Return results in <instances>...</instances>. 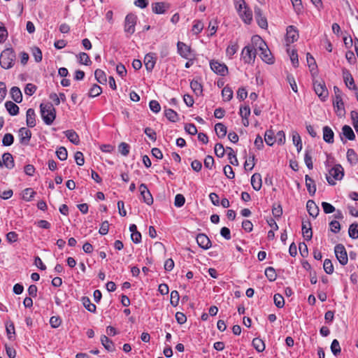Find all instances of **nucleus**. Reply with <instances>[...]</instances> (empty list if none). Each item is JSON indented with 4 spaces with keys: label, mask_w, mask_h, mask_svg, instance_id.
I'll use <instances>...</instances> for the list:
<instances>
[{
    "label": "nucleus",
    "mask_w": 358,
    "mask_h": 358,
    "mask_svg": "<svg viewBox=\"0 0 358 358\" xmlns=\"http://www.w3.org/2000/svg\"><path fill=\"white\" fill-rule=\"evenodd\" d=\"M252 41L261 52L260 57L262 60L267 64H273L274 61L272 54L262 38L259 36H254L252 37Z\"/></svg>",
    "instance_id": "obj_1"
},
{
    "label": "nucleus",
    "mask_w": 358,
    "mask_h": 358,
    "mask_svg": "<svg viewBox=\"0 0 358 358\" xmlns=\"http://www.w3.org/2000/svg\"><path fill=\"white\" fill-rule=\"evenodd\" d=\"M41 115L43 120L47 125L52 124L56 117V110L50 103L40 105Z\"/></svg>",
    "instance_id": "obj_2"
},
{
    "label": "nucleus",
    "mask_w": 358,
    "mask_h": 358,
    "mask_svg": "<svg viewBox=\"0 0 358 358\" xmlns=\"http://www.w3.org/2000/svg\"><path fill=\"white\" fill-rule=\"evenodd\" d=\"M15 53L13 48L5 49L0 55V65L5 69L12 68L15 64Z\"/></svg>",
    "instance_id": "obj_3"
},
{
    "label": "nucleus",
    "mask_w": 358,
    "mask_h": 358,
    "mask_svg": "<svg viewBox=\"0 0 358 358\" xmlns=\"http://www.w3.org/2000/svg\"><path fill=\"white\" fill-rule=\"evenodd\" d=\"M258 48L252 42L242 50L241 59L246 64H253L257 55V50Z\"/></svg>",
    "instance_id": "obj_4"
},
{
    "label": "nucleus",
    "mask_w": 358,
    "mask_h": 358,
    "mask_svg": "<svg viewBox=\"0 0 358 358\" xmlns=\"http://www.w3.org/2000/svg\"><path fill=\"white\" fill-rule=\"evenodd\" d=\"M344 169L341 164H336L329 171L327 180L329 185H334L336 180H340L343 178Z\"/></svg>",
    "instance_id": "obj_5"
},
{
    "label": "nucleus",
    "mask_w": 358,
    "mask_h": 358,
    "mask_svg": "<svg viewBox=\"0 0 358 358\" xmlns=\"http://www.w3.org/2000/svg\"><path fill=\"white\" fill-rule=\"evenodd\" d=\"M313 87L315 93L317 94L320 99L324 101L329 94L325 83L322 81L315 80L313 82Z\"/></svg>",
    "instance_id": "obj_6"
},
{
    "label": "nucleus",
    "mask_w": 358,
    "mask_h": 358,
    "mask_svg": "<svg viewBox=\"0 0 358 358\" xmlns=\"http://www.w3.org/2000/svg\"><path fill=\"white\" fill-rule=\"evenodd\" d=\"M136 21L137 17L134 14H128L124 20V31L129 35L133 34L135 31Z\"/></svg>",
    "instance_id": "obj_7"
},
{
    "label": "nucleus",
    "mask_w": 358,
    "mask_h": 358,
    "mask_svg": "<svg viewBox=\"0 0 358 358\" xmlns=\"http://www.w3.org/2000/svg\"><path fill=\"white\" fill-rule=\"evenodd\" d=\"M334 252L339 263L345 266L348 264V254L343 245L338 244L334 248Z\"/></svg>",
    "instance_id": "obj_8"
},
{
    "label": "nucleus",
    "mask_w": 358,
    "mask_h": 358,
    "mask_svg": "<svg viewBox=\"0 0 358 358\" xmlns=\"http://www.w3.org/2000/svg\"><path fill=\"white\" fill-rule=\"evenodd\" d=\"M238 11L244 22L246 24H250L252 20V13L248 8L246 7L244 1H243V3L239 4L238 7Z\"/></svg>",
    "instance_id": "obj_9"
},
{
    "label": "nucleus",
    "mask_w": 358,
    "mask_h": 358,
    "mask_svg": "<svg viewBox=\"0 0 358 358\" xmlns=\"http://www.w3.org/2000/svg\"><path fill=\"white\" fill-rule=\"evenodd\" d=\"M210 66L213 71L220 76H225L228 71L227 66L224 63L218 61L212 60L210 62Z\"/></svg>",
    "instance_id": "obj_10"
},
{
    "label": "nucleus",
    "mask_w": 358,
    "mask_h": 358,
    "mask_svg": "<svg viewBox=\"0 0 358 358\" xmlns=\"http://www.w3.org/2000/svg\"><path fill=\"white\" fill-rule=\"evenodd\" d=\"M139 191L143 202L149 206L152 205L153 203V198L147 185L144 183L141 184Z\"/></svg>",
    "instance_id": "obj_11"
},
{
    "label": "nucleus",
    "mask_w": 358,
    "mask_h": 358,
    "mask_svg": "<svg viewBox=\"0 0 358 358\" xmlns=\"http://www.w3.org/2000/svg\"><path fill=\"white\" fill-rule=\"evenodd\" d=\"M333 105L336 115L340 117H343L345 114V110L342 97L334 98Z\"/></svg>",
    "instance_id": "obj_12"
},
{
    "label": "nucleus",
    "mask_w": 358,
    "mask_h": 358,
    "mask_svg": "<svg viewBox=\"0 0 358 358\" xmlns=\"http://www.w3.org/2000/svg\"><path fill=\"white\" fill-rule=\"evenodd\" d=\"M299 38V33L296 28L294 26H288L287 27V34H286V43L287 45H289L290 43H292L296 41Z\"/></svg>",
    "instance_id": "obj_13"
},
{
    "label": "nucleus",
    "mask_w": 358,
    "mask_h": 358,
    "mask_svg": "<svg viewBox=\"0 0 358 358\" xmlns=\"http://www.w3.org/2000/svg\"><path fill=\"white\" fill-rule=\"evenodd\" d=\"M20 143L24 145H27L29 143L31 132L29 129L25 127H22L18 131Z\"/></svg>",
    "instance_id": "obj_14"
},
{
    "label": "nucleus",
    "mask_w": 358,
    "mask_h": 358,
    "mask_svg": "<svg viewBox=\"0 0 358 358\" xmlns=\"http://www.w3.org/2000/svg\"><path fill=\"white\" fill-rule=\"evenodd\" d=\"M255 17L257 22V24L261 28L266 29L268 23L266 18L263 15L262 10L260 8L256 6L255 8Z\"/></svg>",
    "instance_id": "obj_15"
},
{
    "label": "nucleus",
    "mask_w": 358,
    "mask_h": 358,
    "mask_svg": "<svg viewBox=\"0 0 358 358\" xmlns=\"http://www.w3.org/2000/svg\"><path fill=\"white\" fill-rule=\"evenodd\" d=\"M157 59L155 54L152 52L148 53L144 57V64L148 71L151 72L155 67Z\"/></svg>",
    "instance_id": "obj_16"
},
{
    "label": "nucleus",
    "mask_w": 358,
    "mask_h": 358,
    "mask_svg": "<svg viewBox=\"0 0 358 358\" xmlns=\"http://www.w3.org/2000/svg\"><path fill=\"white\" fill-rule=\"evenodd\" d=\"M169 8L170 4L166 2H156L152 3V10L155 14H164Z\"/></svg>",
    "instance_id": "obj_17"
},
{
    "label": "nucleus",
    "mask_w": 358,
    "mask_h": 358,
    "mask_svg": "<svg viewBox=\"0 0 358 358\" xmlns=\"http://www.w3.org/2000/svg\"><path fill=\"white\" fill-rule=\"evenodd\" d=\"M178 52L180 55L185 59H189L191 56V48L183 42H178L177 43Z\"/></svg>",
    "instance_id": "obj_18"
},
{
    "label": "nucleus",
    "mask_w": 358,
    "mask_h": 358,
    "mask_svg": "<svg viewBox=\"0 0 358 358\" xmlns=\"http://www.w3.org/2000/svg\"><path fill=\"white\" fill-rule=\"evenodd\" d=\"M196 242L199 246L204 250H207L211 247L210 240L204 234H199L197 235Z\"/></svg>",
    "instance_id": "obj_19"
},
{
    "label": "nucleus",
    "mask_w": 358,
    "mask_h": 358,
    "mask_svg": "<svg viewBox=\"0 0 358 358\" xmlns=\"http://www.w3.org/2000/svg\"><path fill=\"white\" fill-rule=\"evenodd\" d=\"M343 76L344 82H345L346 86L349 89L357 90V87L355 84L354 79L348 70H346V69L343 70Z\"/></svg>",
    "instance_id": "obj_20"
},
{
    "label": "nucleus",
    "mask_w": 358,
    "mask_h": 358,
    "mask_svg": "<svg viewBox=\"0 0 358 358\" xmlns=\"http://www.w3.org/2000/svg\"><path fill=\"white\" fill-rule=\"evenodd\" d=\"M302 235L305 240L310 241L313 236L311 224L309 221L302 222Z\"/></svg>",
    "instance_id": "obj_21"
},
{
    "label": "nucleus",
    "mask_w": 358,
    "mask_h": 358,
    "mask_svg": "<svg viewBox=\"0 0 358 358\" xmlns=\"http://www.w3.org/2000/svg\"><path fill=\"white\" fill-rule=\"evenodd\" d=\"M307 210L310 216L315 218L319 214V208L314 201L308 200L306 203Z\"/></svg>",
    "instance_id": "obj_22"
},
{
    "label": "nucleus",
    "mask_w": 358,
    "mask_h": 358,
    "mask_svg": "<svg viewBox=\"0 0 358 358\" xmlns=\"http://www.w3.org/2000/svg\"><path fill=\"white\" fill-rule=\"evenodd\" d=\"M36 114L33 108H29L26 114V122L28 127H34L36 126Z\"/></svg>",
    "instance_id": "obj_23"
},
{
    "label": "nucleus",
    "mask_w": 358,
    "mask_h": 358,
    "mask_svg": "<svg viewBox=\"0 0 358 358\" xmlns=\"http://www.w3.org/2000/svg\"><path fill=\"white\" fill-rule=\"evenodd\" d=\"M2 163L7 169H11L14 167L15 163L13 157L9 152H6L2 155Z\"/></svg>",
    "instance_id": "obj_24"
},
{
    "label": "nucleus",
    "mask_w": 358,
    "mask_h": 358,
    "mask_svg": "<svg viewBox=\"0 0 358 358\" xmlns=\"http://www.w3.org/2000/svg\"><path fill=\"white\" fill-rule=\"evenodd\" d=\"M334 136V131L329 127L325 126L323 127V139L325 142L328 143H333Z\"/></svg>",
    "instance_id": "obj_25"
},
{
    "label": "nucleus",
    "mask_w": 358,
    "mask_h": 358,
    "mask_svg": "<svg viewBox=\"0 0 358 358\" xmlns=\"http://www.w3.org/2000/svg\"><path fill=\"white\" fill-rule=\"evenodd\" d=\"M305 180H306V186L307 187V190L308 193L313 196L315 194L316 192V185L315 181L308 176H305Z\"/></svg>",
    "instance_id": "obj_26"
},
{
    "label": "nucleus",
    "mask_w": 358,
    "mask_h": 358,
    "mask_svg": "<svg viewBox=\"0 0 358 358\" xmlns=\"http://www.w3.org/2000/svg\"><path fill=\"white\" fill-rule=\"evenodd\" d=\"M101 342L105 349L108 352H113L115 350L114 343L106 336H101Z\"/></svg>",
    "instance_id": "obj_27"
},
{
    "label": "nucleus",
    "mask_w": 358,
    "mask_h": 358,
    "mask_svg": "<svg viewBox=\"0 0 358 358\" xmlns=\"http://www.w3.org/2000/svg\"><path fill=\"white\" fill-rule=\"evenodd\" d=\"M251 185L254 189L258 191L262 187V176L259 173H255L251 177Z\"/></svg>",
    "instance_id": "obj_28"
},
{
    "label": "nucleus",
    "mask_w": 358,
    "mask_h": 358,
    "mask_svg": "<svg viewBox=\"0 0 358 358\" xmlns=\"http://www.w3.org/2000/svg\"><path fill=\"white\" fill-rule=\"evenodd\" d=\"M65 136L73 144L78 145L80 143V138L78 134L73 130H66L64 131Z\"/></svg>",
    "instance_id": "obj_29"
},
{
    "label": "nucleus",
    "mask_w": 358,
    "mask_h": 358,
    "mask_svg": "<svg viewBox=\"0 0 358 358\" xmlns=\"http://www.w3.org/2000/svg\"><path fill=\"white\" fill-rule=\"evenodd\" d=\"M5 107L10 115H17L19 113V107L13 101H6Z\"/></svg>",
    "instance_id": "obj_30"
},
{
    "label": "nucleus",
    "mask_w": 358,
    "mask_h": 358,
    "mask_svg": "<svg viewBox=\"0 0 358 358\" xmlns=\"http://www.w3.org/2000/svg\"><path fill=\"white\" fill-rule=\"evenodd\" d=\"M10 95L12 99L16 103H20L22 101V94L19 87H13L10 89Z\"/></svg>",
    "instance_id": "obj_31"
},
{
    "label": "nucleus",
    "mask_w": 358,
    "mask_h": 358,
    "mask_svg": "<svg viewBox=\"0 0 358 358\" xmlns=\"http://www.w3.org/2000/svg\"><path fill=\"white\" fill-rule=\"evenodd\" d=\"M81 301L84 307L91 313H95L96 307L94 303H91L90 299L87 296L82 297Z\"/></svg>",
    "instance_id": "obj_32"
},
{
    "label": "nucleus",
    "mask_w": 358,
    "mask_h": 358,
    "mask_svg": "<svg viewBox=\"0 0 358 358\" xmlns=\"http://www.w3.org/2000/svg\"><path fill=\"white\" fill-rule=\"evenodd\" d=\"M190 87L196 95H200L202 94L203 87L201 83L197 80H192L190 83Z\"/></svg>",
    "instance_id": "obj_33"
},
{
    "label": "nucleus",
    "mask_w": 358,
    "mask_h": 358,
    "mask_svg": "<svg viewBox=\"0 0 358 358\" xmlns=\"http://www.w3.org/2000/svg\"><path fill=\"white\" fill-rule=\"evenodd\" d=\"M215 131L219 138H224L227 134V127L222 123H217Z\"/></svg>",
    "instance_id": "obj_34"
},
{
    "label": "nucleus",
    "mask_w": 358,
    "mask_h": 358,
    "mask_svg": "<svg viewBox=\"0 0 358 358\" xmlns=\"http://www.w3.org/2000/svg\"><path fill=\"white\" fill-rule=\"evenodd\" d=\"M343 134L350 141L355 138V135L352 128L348 125H344L342 128Z\"/></svg>",
    "instance_id": "obj_35"
},
{
    "label": "nucleus",
    "mask_w": 358,
    "mask_h": 358,
    "mask_svg": "<svg viewBox=\"0 0 358 358\" xmlns=\"http://www.w3.org/2000/svg\"><path fill=\"white\" fill-rule=\"evenodd\" d=\"M348 161L352 165H355L358 162V156L353 149H348L347 151Z\"/></svg>",
    "instance_id": "obj_36"
},
{
    "label": "nucleus",
    "mask_w": 358,
    "mask_h": 358,
    "mask_svg": "<svg viewBox=\"0 0 358 358\" xmlns=\"http://www.w3.org/2000/svg\"><path fill=\"white\" fill-rule=\"evenodd\" d=\"M94 76L98 83L106 84L107 82L106 75L105 72L101 69H96L94 71Z\"/></svg>",
    "instance_id": "obj_37"
},
{
    "label": "nucleus",
    "mask_w": 358,
    "mask_h": 358,
    "mask_svg": "<svg viewBox=\"0 0 358 358\" xmlns=\"http://www.w3.org/2000/svg\"><path fill=\"white\" fill-rule=\"evenodd\" d=\"M77 58L78 59V62L80 64H84L86 66H89L92 64V61L89 55L85 52H80L77 55Z\"/></svg>",
    "instance_id": "obj_38"
},
{
    "label": "nucleus",
    "mask_w": 358,
    "mask_h": 358,
    "mask_svg": "<svg viewBox=\"0 0 358 358\" xmlns=\"http://www.w3.org/2000/svg\"><path fill=\"white\" fill-rule=\"evenodd\" d=\"M164 112H165V116L169 121H171L172 122H176L178 120V115L173 110L170 109V108L165 109Z\"/></svg>",
    "instance_id": "obj_39"
},
{
    "label": "nucleus",
    "mask_w": 358,
    "mask_h": 358,
    "mask_svg": "<svg viewBox=\"0 0 358 358\" xmlns=\"http://www.w3.org/2000/svg\"><path fill=\"white\" fill-rule=\"evenodd\" d=\"M264 141L269 146L273 145V143H275V136L274 132L272 130L269 129L265 132Z\"/></svg>",
    "instance_id": "obj_40"
},
{
    "label": "nucleus",
    "mask_w": 358,
    "mask_h": 358,
    "mask_svg": "<svg viewBox=\"0 0 358 358\" xmlns=\"http://www.w3.org/2000/svg\"><path fill=\"white\" fill-rule=\"evenodd\" d=\"M252 345L259 352H263L265 349V344L264 341L259 338H255L252 340Z\"/></svg>",
    "instance_id": "obj_41"
},
{
    "label": "nucleus",
    "mask_w": 358,
    "mask_h": 358,
    "mask_svg": "<svg viewBox=\"0 0 358 358\" xmlns=\"http://www.w3.org/2000/svg\"><path fill=\"white\" fill-rule=\"evenodd\" d=\"M349 236L352 239L358 238V224L352 223L350 225L348 229Z\"/></svg>",
    "instance_id": "obj_42"
},
{
    "label": "nucleus",
    "mask_w": 358,
    "mask_h": 358,
    "mask_svg": "<svg viewBox=\"0 0 358 358\" xmlns=\"http://www.w3.org/2000/svg\"><path fill=\"white\" fill-rule=\"evenodd\" d=\"M222 96L225 101H230L233 97V90L229 87H224L222 90Z\"/></svg>",
    "instance_id": "obj_43"
},
{
    "label": "nucleus",
    "mask_w": 358,
    "mask_h": 358,
    "mask_svg": "<svg viewBox=\"0 0 358 358\" xmlns=\"http://www.w3.org/2000/svg\"><path fill=\"white\" fill-rule=\"evenodd\" d=\"M226 150L229 151L228 157H229L230 163L232 165L238 166V161L236 156L234 150L230 147H227Z\"/></svg>",
    "instance_id": "obj_44"
},
{
    "label": "nucleus",
    "mask_w": 358,
    "mask_h": 358,
    "mask_svg": "<svg viewBox=\"0 0 358 358\" xmlns=\"http://www.w3.org/2000/svg\"><path fill=\"white\" fill-rule=\"evenodd\" d=\"M265 275L268 278V280L271 282L275 280L277 278V274L275 270L273 267H268L265 270Z\"/></svg>",
    "instance_id": "obj_45"
},
{
    "label": "nucleus",
    "mask_w": 358,
    "mask_h": 358,
    "mask_svg": "<svg viewBox=\"0 0 358 358\" xmlns=\"http://www.w3.org/2000/svg\"><path fill=\"white\" fill-rule=\"evenodd\" d=\"M238 49V45L236 43H231L228 45L226 50V54L230 58L235 55Z\"/></svg>",
    "instance_id": "obj_46"
},
{
    "label": "nucleus",
    "mask_w": 358,
    "mask_h": 358,
    "mask_svg": "<svg viewBox=\"0 0 358 358\" xmlns=\"http://www.w3.org/2000/svg\"><path fill=\"white\" fill-rule=\"evenodd\" d=\"M306 60L310 72L313 73V71L317 69V65L314 57L310 53H307Z\"/></svg>",
    "instance_id": "obj_47"
},
{
    "label": "nucleus",
    "mask_w": 358,
    "mask_h": 358,
    "mask_svg": "<svg viewBox=\"0 0 358 358\" xmlns=\"http://www.w3.org/2000/svg\"><path fill=\"white\" fill-rule=\"evenodd\" d=\"M331 350L334 355L337 356L341 353V348L339 344V342L338 340L334 339L333 340L331 344Z\"/></svg>",
    "instance_id": "obj_48"
},
{
    "label": "nucleus",
    "mask_w": 358,
    "mask_h": 358,
    "mask_svg": "<svg viewBox=\"0 0 358 358\" xmlns=\"http://www.w3.org/2000/svg\"><path fill=\"white\" fill-rule=\"evenodd\" d=\"M102 92V89L100 86H99L96 84L93 85V86L91 87L89 96L91 97H96L99 95H100Z\"/></svg>",
    "instance_id": "obj_49"
},
{
    "label": "nucleus",
    "mask_w": 358,
    "mask_h": 358,
    "mask_svg": "<svg viewBox=\"0 0 358 358\" xmlns=\"http://www.w3.org/2000/svg\"><path fill=\"white\" fill-rule=\"evenodd\" d=\"M56 155H57V157L62 161L66 160L68 157V152H67L66 149L62 146L59 147L57 150Z\"/></svg>",
    "instance_id": "obj_50"
},
{
    "label": "nucleus",
    "mask_w": 358,
    "mask_h": 358,
    "mask_svg": "<svg viewBox=\"0 0 358 358\" xmlns=\"http://www.w3.org/2000/svg\"><path fill=\"white\" fill-rule=\"evenodd\" d=\"M323 268H324V271L327 274H331L334 272L333 264H332L331 261L329 259H326L324 261Z\"/></svg>",
    "instance_id": "obj_51"
},
{
    "label": "nucleus",
    "mask_w": 358,
    "mask_h": 358,
    "mask_svg": "<svg viewBox=\"0 0 358 358\" xmlns=\"http://www.w3.org/2000/svg\"><path fill=\"white\" fill-rule=\"evenodd\" d=\"M274 303L278 308H282L285 305L283 296L280 294H275L273 296Z\"/></svg>",
    "instance_id": "obj_52"
},
{
    "label": "nucleus",
    "mask_w": 358,
    "mask_h": 358,
    "mask_svg": "<svg viewBox=\"0 0 358 358\" xmlns=\"http://www.w3.org/2000/svg\"><path fill=\"white\" fill-rule=\"evenodd\" d=\"M215 153L217 157H222L224 155L225 149L222 143H217L215 145Z\"/></svg>",
    "instance_id": "obj_53"
},
{
    "label": "nucleus",
    "mask_w": 358,
    "mask_h": 358,
    "mask_svg": "<svg viewBox=\"0 0 358 358\" xmlns=\"http://www.w3.org/2000/svg\"><path fill=\"white\" fill-rule=\"evenodd\" d=\"M14 137L11 134H6L2 139V143L4 146H10L13 143Z\"/></svg>",
    "instance_id": "obj_54"
},
{
    "label": "nucleus",
    "mask_w": 358,
    "mask_h": 358,
    "mask_svg": "<svg viewBox=\"0 0 358 358\" xmlns=\"http://www.w3.org/2000/svg\"><path fill=\"white\" fill-rule=\"evenodd\" d=\"M35 194V192L31 188H27L23 192V199L26 201H31Z\"/></svg>",
    "instance_id": "obj_55"
},
{
    "label": "nucleus",
    "mask_w": 358,
    "mask_h": 358,
    "mask_svg": "<svg viewBox=\"0 0 358 358\" xmlns=\"http://www.w3.org/2000/svg\"><path fill=\"white\" fill-rule=\"evenodd\" d=\"M304 162L306 165L309 169H313V164L312 161V157L310 155L309 150H306L305 156H304Z\"/></svg>",
    "instance_id": "obj_56"
},
{
    "label": "nucleus",
    "mask_w": 358,
    "mask_h": 358,
    "mask_svg": "<svg viewBox=\"0 0 358 358\" xmlns=\"http://www.w3.org/2000/svg\"><path fill=\"white\" fill-rule=\"evenodd\" d=\"M180 299V295L178 291L174 290L171 293V304L173 306H176L178 304Z\"/></svg>",
    "instance_id": "obj_57"
},
{
    "label": "nucleus",
    "mask_w": 358,
    "mask_h": 358,
    "mask_svg": "<svg viewBox=\"0 0 358 358\" xmlns=\"http://www.w3.org/2000/svg\"><path fill=\"white\" fill-rule=\"evenodd\" d=\"M185 198L182 194H176V196H175V201H174V205L176 207H178V208L182 207L185 204Z\"/></svg>",
    "instance_id": "obj_58"
},
{
    "label": "nucleus",
    "mask_w": 358,
    "mask_h": 358,
    "mask_svg": "<svg viewBox=\"0 0 358 358\" xmlns=\"http://www.w3.org/2000/svg\"><path fill=\"white\" fill-rule=\"evenodd\" d=\"M149 106L150 110L155 113H159L161 110L160 104L157 101L155 100L150 101L149 103Z\"/></svg>",
    "instance_id": "obj_59"
},
{
    "label": "nucleus",
    "mask_w": 358,
    "mask_h": 358,
    "mask_svg": "<svg viewBox=\"0 0 358 358\" xmlns=\"http://www.w3.org/2000/svg\"><path fill=\"white\" fill-rule=\"evenodd\" d=\"M203 29V24L201 21H194L193 27H192V31L195 34H199Z\"/></svg>",
    "instance_id": "obj_60"
},
{
    "label": "nucleus",
    "mask_w": 358,
    "mask_h": 358,
    "mask_svg": "<svg viewBox=\"0 0 358 358\" xmlns=\"http://www.w3.org/2000/svg\"><path fill=\"white\" fill-rule=\"evenodd\" d=\"M224 175L229 179H233L235 176L234 172L233 171V169L230 165H226L224 169Z\"/></svg>",
    "instance_id": "obj_61"
},
{
    "label": "nucleus",
    "mask_w": 358,
    "mask_h": 358,
    "mask_svg": "<svg viewBox=\"0 0 358 358\" xmlns=\"http://www.w3.org/2000/svg\"><path fill=\"white\" fill-rule=\"evenodd\" d=\"M62 320L58 316H52L50 319V324L52 328H57L60 326Z\"/></svg>",
    "instance_id": "obj_62"
},
{
    "label": "nucleus",
    "mask_w": 358,
    "mask_h": 358,
    "mask_svg": "<svg viewBox=\"0 0 358 358\" xmlns=\"http://www.w3.org/2000/svg\"><path fill=\"white\" fill-rule=\"evenodd\" d=\"M119 151L124 156L128 155L129 153V145L126 143H121L119 145Z\"/></svg>",
    "instance_id": "obj_63"
},
{
    "label": "nucleus",
    "mask_w": 358,
    "mask_h": 358,
    "mask_svg": "<svg viewBox=\"0 0 358 358\" xmlns=\"http://www.w3.org/2000/svg\"><path fill=\"white\" fill-rule=\"evenodd\" d=\"M144 133L148 136V137L153 141H155L157 139V134L156 132L150 127H146L144 130Z\"/></svg>",
    "instance_id": "obj_64"
}]
</instances>
